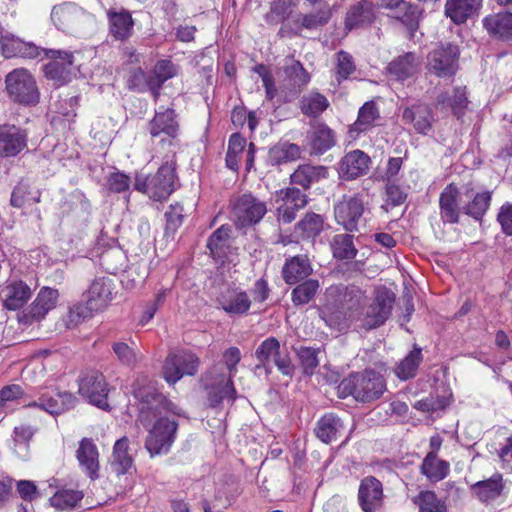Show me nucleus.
Segmentation results:
<instances>
[{
    "mask_svg": "<svg viewBox=\"0 0 512 512\" xmlns=\"http://www.w3.org/2000/svg\"><path fill=\"white\" fill-rule=\"evenodd\" d=\"M278 219L283 223H291L296 217V211L307 204V196L297 188H287L277 193Z\"/></svg>",
    "mask_w": 512,
    "mask_h": 512,
    "instance_id": "nucleus-16",
    "label": "nucleus"
},
{
    "mask_svg": "<svg viewBox=\"0 0 512 512\" xmlns=\"http://www.w3.org/2000/svg\"><path fill=\"white\" fill-rule=\"evenodd\" d=\"M344 426L342 420L330 413L324 415L315 427V434L323 443H331L338 439Z\"/></svg>",
    "mask_w": 512,
    "mask_h": 512,
    "instance_id": "nucleus-35",
    "label": "nucleus"
},
{
    "mask_svg": "<svg viewBox=\"0 0 512 512\" xmlns=\"http://www.w3.org/2000/svg\"><path fill=\"white\" fill-rule=\"evenodd\" d=\"M328 107V99L316 91L304 95L300 100L301 112L308 117H318Z\"/></svg>",
    "mask_w": 512,
    "mask_h": 512,
    "instance_id": "nucleus-40",
    "label": "nucleus"
},
{
    "mask_svg": "<svg viewBox=\"0 0 512 512\" xmlns=\"http://www.w3.org/2000/svg\"><path fill=\"white\" fill-rule=\"evenodd\" d=\"M386 390L383 376L375 371L366 370L352 373L344 378L337 387L338 396H352L359 402H371L381 397Z\"/></svg>",
    "mask_w": 512,
    "mask_h": 512,
    "instance_id": "nucleus-2",
    "label": "nucleus"
},
{
    "mask_svg": "<svg viewBox=\"0 0 512 512\" xmlns=\"http://www.w3.org/2000/svg\"><path fill=\"white\" fill-rule=\"evenodd\" d=\"M34 432L28 425H19L14 429L15 453L22 459L28 457V442Z\"/></svg>",
    "mask_w": 512,
    "mask_h": 512,
    "instance_id": "nucleus-52",
    "label": "nucleus"
},
{
    "mask_svg": "<svg viewBox=\"0 0 512 512\" xmlns=\"http://www.w3.org/2000/svg\"><path fill=\"white\" fill-rule=\"evenodd\" d=\"M503 489V476L500 473H495L489 479L479 481L472 486L474 494L482 502L495 500L502 494Z\"/></svg>",
    "mask_w": 512,
    "mask_h": 512,
    "instance_id": "nucleus-34",
    "label": "nucleus"
},
{
    "mask_svg": "<svg viewBox=\"0 0 512 512\" xmlns=\"http://www.w3.org/2000/svg\"><path fill=\"white\" fill-rule=\"evenodd\" d=\"M364 210L365 201L362 195H345L334 207L335 220L347 231H357L363 222Z\"/></svg>",
    "mask_w": 512,
    "mask_h": 512,
    "instance_id": "nucleus-8",
    "label": "nucleus"
},
{
    "mask_svg": "<svg viewBox=\"0 0 512 512\" xmlns=\"http://www.w3.org/2000/svg\"><path fill=\"white\" fill-rule=\"evenodd\" d=\"M358 502L363 512H378L384 502L382 483L372 476L362 479L358 489Z\"/></svg>",
    "mask_w": 512,
    "mask_h": 512,
    "instance_id": "nucleus-18",
    "label": "nucleus"
},
{
    "mask_svg": "<svg viewBox=\"0 0 512 512\" xmlns=\"http://www.w3.org/2000/svg\"><path fill=\"white\" fill-rule=\"evenodd\" d=\"M27 134L15 126L0 127V156L11 157L26 147Z\"/></svg>",
    "mask_w": 512,
    "mask_h": 512,
    "instance_id": "nucleus-23",
    "label": "nucleus"
},
{
    "mask_svg": "<svg viewBox=\"0 0 512 512\" xmlns=\"http://www.w3.org/2000/svg\"><path fill=\"white\" fill-rule=\"evenodd\" d=\"M379 110L374 101L365 102L359 109L356 121L349 127V134L357 138L361 133L371 130L379 119Z\"/></svg>",
    "mask_w": 512,
    "mask_h": 512,
    "instance_id": "nucleus-30",
    "label": "nucleus"
},
{
    "mask_svg": "<svg viewBox=\"0 0 512 512\" xmlns=\"http://www.w3.org/2000/svg\"><path fill=\"white\" fill-rule=\"evenodd\" d=\"M58 297L59 293L56 289H52L50 287H43L37 294L36 299L39 302H41V304L49 312L50 310L55 308Z\"/></svg>",
    "mask_w": 512,
    "mask_h": 512,
    "instance_id": "nucleus-62",
    "label": "nucleus"
},
{
    "mask_svg": "<svg viewBox=\"0 0 512 512\" xmlns=\"http://www.w3.org/2000/svg\"><path fill=\"white\" fill-rule=\"evenodd\" d=\"M296 353L299 358L303 373L306 375H313L315 369L319 365V360L317 358L319 350L309 347H300Z\"/></svg>",
    "mask_w": 512,
    "mask_h": 512,
    "instance_id": "nucleus-54",
    "label": "nucleus"
},
{
    "mask_svg": "<svg viewBox=\"0 0 512 512\" xmlns=\"http://www.w3.org/2000/svg\"><path fill=\"white\" fill-rule=\"evenodd\" d=\"M118 360L127 366H134L140 360L136 351L124 342H115L112 346Z\"/></svg>",
    "mask_w": 512,
    "mask_h": 512,
    "instance_id": "nucleus-57",
    "label": "nucleus"
},
{
    "mask_svg": "<svg viewBox=\"0 0 512 512\" xmlns=\"http://www.w3.org/2000/svg\"><path fill=\"white\" fill-rule=\"evenodd\" d=\"M83 492L71 488L57 489L49 498V504L57 511H70L83 499Z\"/></svg>",
    "mask_w": 512,
    "mask_h": 512,
    "instance_id": "nucleus-36",
    "label": "nucleus"
},
{
    "mask_svg": "<svg viewBox=\"0 0 512 512\" xmlns=\"http://www.w3.org/2000/svg\"><path fill=\"white\" fill-rule=\"evenodd\" d=\"M116 294V284L109 276L94 278L86 292V304L90 311H100L108 306Z\"/></svg>",
    "mask_w": 512,
    "mask_h": 512,
    "instance_id": "nucleus-14",
    "label": "nucleus"
},
{
    "mask_svg": "<svg viewBox=\"0 0 512 512\" xmlns=\"http://www.w3.org/2000/svg\"><path fill=\"white\" fill-rule=\"evenodd\" d=\"M332 251L334 257L338 259H352L357 253L353 244L352 236L348 234H338L334 236L332 241Z\"/></svg>",
    "mask_w": 512,
    "mask_h": 512,
    "instance_id": "nucleus-49",
    "label": "nucleus"
},
{
    "mask_svg": "<svg viewBox=\"0 0 512 512\" xmlns=\"http://www.w3.org/2000/svg\"><path fill=\"white\" fill-rule=\"evenodd\" d=\"M427 68L431 74L445 77L448 73V53L444 47L432 50L427 57Z\"/></svg>",
    "mask_w": 512,
    "mask_h": 512,
    "instance_id": "nucleus-46",
    "label": "nucleus"
},
{
    "mask_svg": "<svg viewBox=\"0 0 512 512\" xmlns=\"http://www.w3.org/2000/svg\"><path fill=\"white\" fill-rule=\"evenodd\" d=\"M327 169L323 166L300 165L291 175V182L308 189L312 183L327 178Z\"/></svg>",
    "mask_w": 512,
    "mask_h": 512,
    "instance_id": "nucleus-37",
    "label": "nucleus"
},
{
    "mask_svg": "<svg viewBox=\"0 0 512 512\" xmlns=\"http://www.w3.org/2000/svg\"><path fill=\"white\" fill-rule=\"evenodd\" d=\"M218 304L228 314L243 315L250 309L252 300L239 288H226L217 298Z\"/></svg>",
    "mask_w": 512,
    "mask_h": 512,
    "instance_id": "nucleus-22",
    "label": "nucleus"
},
{
    "mask_svg": "<svg viewBox=\"0 0 512 512\" xmlns=\"http://www.w3.org/2000/svg\"><path fill=\"white\" fill-rule=\"evenodd\" d=\"M230 232V227L222 225L209 237L207 242L211 256L221 263L230 260L232 254Z\"/></svg>",
    "mask_w": 512,
    "mask_h": 512,
    "instance_id": "nucleus-28",
    "label": "nucleus"
},
{
    "mask_svg": "<svg viewBox=\"0 0 512 512\" xmlns=\"http://www.w3.org/2000/svg\"><path fill=\"white\" fill-rule=\"evenodd\" d=\"M109 30L117 40H126L132 35L134 21L131 14L124 10H109Z\"/></svg>",
    "mask_w": 512,
    "mask_h": 512,
    "instance_id": "nucleus-31",
    "label": "nucleus"
},
{
    "mask_svg": "<svg viewBox=\"0 0 512 512\" xmlns=\"http://www.w3.org/2000/svg\"><path fill=\"white\" fill-rule=\"evenodd\" d=\"M77 402L76 397L70 392H55L43 394L38 401L28 404L36 406L50 414H61L73 408Z\"/></svg>",
    "mask_w": 512,
    "mask_h": 512,
    "instance_id": "nucleus-24",
    "label": "nucleus"
},
{
    "mask_svg": "<svg viewBox=\"0 0 512 512\" xmlns=\"http://www.w3.org/2000/svg\"><path fill=\"white\" fill-rule=\"evenodd\" d=\"M331 15V8L327 5L316 13L304 15L301 19V25L306 29H317L327 24Z\"/></svg>",
    "mask_w": 512,
    "mask_h": 512,
    "instance_id": "nucleus-55",
    "label": "nucleus"
},
{
    "mask_svg": "<svg viewBox=\"0 0 512 512\" xmlns=\"http://www.w3.org/2000/svg\"><path fill=\"white\" fill-rule=\"evenodd\" d=\"M149 133L152 138H159L160 142L171 144V139L178 135V123L175 120L174 111L166 109L156 112L149 123Z\"/></svg>",
    "mask_w": 512,
    "mask_h": 512,
    "instance_id": "nucleus-20",
    "label": "nucleus"
},
{
    "mask_svg": "<svg viewBox=\"0 0 512 512\" xmlns=\"http://www.w3.org/2000/svg\"><path fill=\"white\" fill-rule=\"evenodd\" d=\"M394 302L392 291L385 288L377 290L373 301L366 308L363 325L368 329L382 325L391 315Z\"/></svg>",
    "mask_w": 512,
    "mask_h": 512,
    "instance_id": "nucleus-12",
    "label": "nucleus"
},
{
    "mask_svg": "<svg viewBox=\"0 0 512 512\" xmlns=\"http://www.w3.org/2000/svg\"><path fill=\"white\" fill-rule=\"evenodd\" d=\"M421 361V349L414 348L395 368L396 376L401 380L414 377Z\"/></svg>",
    "mask_w": 512,
    "mask_h": 512,
    "instance_id": "nucleus-44",
    "label": "nucleus"
},
{
    "mask_svg": "<svg viewBox=\"0 0 512 512\" xmlns=\"http://www.w3.org/2000/svg\"><path fill=\"white\" fill-rule=\"evenodd\" d=\"M482 0H450V20L456 24L464 23L480 9Z\"/></svg>",
    "mask_w": 512,
    "mask_h": 512,
    "instance_id": "nucleus-39",
    "label": "nucleus"
},
{
    "mask_svg": "<svg viewBox=\"0 0 512 512\" xmlns=\"http://www.w3.org/2000/svg\"><path fill=\"white\" fill-rule=\"evenodd\" d=\"M283 72L295 88L301 89L310 82V75L299 61L288 59L283 67Z\"/></svg>",
    "mask_w": 512,
    "mask_h": 512,
    "instance_id": "nucleus-43",
    "label": "nucleus"
},
{
    "mask_svg": "<svg viewBox=\"0 0 512 512\" xmlns=\"http://www.w3.org/2000/svg\"><path fill=\"white\" fill-rule=\"evenodd\" d=\"M320 285L315 279H309L298 286L292 291V301L295 305H304L309 303L316 295Z\"/></svg>",
    "mask_w": 512,
    "mask_h": 512,
    "instance_id": "nucleus-50",
    "label": "nucleus"
},
{
    "mask_svg": "<svg viewBox=\"0 0 512 512\" xmlns=\"http://www.w3.org/2000/svg\"><path fill=\"white\" fill-rule=\"evenodd\" d=\"M76 458L81 469L92 479L99 477V452L95 443L88 438H83L76 451Z\"/></svg>",
    "mask_w": 512,
    "mask_h": 512,
    "instance_id": "nucleus-25",
    "label": "nucleus"
},
{
    "mask_svg": "<svg viewBox=\"0 0 512 512\" xmlns=\"http://www.w3.org/2000/svg\"><path fill=\"white\" fill-rule=\"evenodd\" d=\"M373 19L372 6L368 2H360L353 6L347 13L345 26L352 30L361 25L370 23Z\"/></svg>",
    "mask_w": 512,
    "mask_h": 512,
    "instance_id": "nucleus-42",
    "label": "nucleus"
},
{
    "mask_svg": "<svg viewBox=\"0 0 512 512\" xmlns=\"http://www.w3.org/2000/svg\"><path fill=\"white\" fill-rule=\"evenodd\" d=\"M456 194V188L450 184V223L458 221L454 208L463 209L466 214L471 215L475 219H480L490 205L491 193L489 191L476 194L473 200L464 206H461L463 201Z\"/></svg>",
    "mask_w": 512,
    "mask_h": 512,
    "instance_id": "nucleus-17",
    "label": "nucleus"
},
{
    "mask_svg": "<svg viewBox=\"0 0 512 512\" xmlns=\"http://www.w3.org/2000/svg\"><path fill=\"white\" fill-rule=\"evenodd\" d=\"M110 465L117 475L128 473L133 467V457L129 453V440L123 437L116 441L110 459Z\"/></svg>",
    "mask_w": 512,
    "mask_h": 512,
    "instance_id": "nucleus-32",
    "label": "nucleus"
},
{
    "mask_svg": "<svg viewBox=\"0 0 512 512\" xmlns=\"http://www.w3.org/2000/svg\"><path fill=\"white\" fill-rule=\"evenodd\" d=\"M467 107L468 99L465 87H456L452 98H450V108L452 109L453 114L457 119H460L464 116Z\"/></svg>",
    "mask_w": 512,
    "mask_h": 512,
    "instance_id": "nucleus-58",
    "label": "nucleus"
},
{
    "mask_svg": "<svg viewBox=\"0 0 512 512\" xmlns=\"http://www.w3.org/2000/svg\"><path fill=\"white\" fill-rule=\"evenodd\" d=\"M402 117L406 122H414L415 129L420 133H426L430 129L431 122L429 114L425 109L417 108L414 110L406 108Z\"/></svg>",
    "mask_w": 512,
    "mask_h": 512,
    "instance_id": "nucleus-53",
    "label": "nucleus"
},
{
    "mask_svg": "<svg viewBox=\"0 0 512 512\" xmlns=\"http://www.w3.org/2000/svg\"><path fill=\"white\" fill-rule=\"evenodd\" d=\"M413 502L419 507V512H446L445 502L432 491H421Z\"/></svg>",
    "mask_w": 512,
    "mask_h": 512,
    "instance_id": "nucleus-47",
    "label": "nucleus"
},
{
    "mask_svg": "<svg viewBox=\"0 0 512 512\" xmlns=\"http://www.w3.org/2000/svg\"><path fill=\"white\" fill-rule=\"evenodd\" d=\"M421 472L429 481L438 482L446 476L447 464L440 460L434 451H430L422 462Z\"/></svg>",
    "mask_w": 512,
    "mask_h": 512,
    "instance_id": "nucleus-41",
    "label": "nucleus"
},
{
    "mask_svg": "<svg viewBox=\"0 0 512 512\" xmlns=\"http://www.w3.org/2000/svg\"><path fill=\"white\" fill-rule=\"evenodd\" d=\"M339 309L326 306L322 310L323 320L331 327L342 330L348 326L349 321L354 319L356 311L363 300V293L356 287H346L341 291Z\"/></svg>",
    "mask_w": 512,
    "mask_h": 512,
    "instance_id": "nucleus-6",
    "label": "nucleus"
},
{
    "mask_svg": "<svg viewBox=\"0 0 512 512\" xmlns=\"http://www.w3.org/2000/svg\"><path fill=\"white\" fill-rule=\"evenodd\" d=\"M497 219L506 235H512V204L505 203L500 208Z\"/></svg>",
    "mask_w": 512,
    "mask_h": 512,
    "instance_id": "nucleus-63",
    "label": "nucleus"
},
{
    "mask_svg": "<svg viewBox=\"0 0 512 512\" xmlns=\"http://www.w3.org/2000/svg\"><path fill=\"white\" fill-rule=\"evenodd\" d=\"M312 266L307 256L297 255L286 260L282 276L287 284H296L312 273Z\"/></svg>",
    "mask_w": 512,
    "mask_h": 512,
    "instance_id": "nucleus-29",
    "label": "nucleus"
},
{
    "mask_svg": "<svg viewBox=\"0 0 512 512\" xmlns=\"http://www.w3.org/2000/svg\"><path fill=\"white\" fill-rule=\"evenodd\" d=\"M48 311L37 299L33 301L27 313L24 314L23 319L26 323L42 320Z\"/></svg>",
    "mask_w": 512,
    "mask_h": 512,
    "instance_id": "nucleus-64",
    "label": "nucleus"
},
{
    "mask_svg": "<svg viewBox=\"0 0 512 512\" xmlns=\"http://www.w3.org/2000/svg\"><path fill=\"white\" fill-rule=\"evenodd\" d=\"M16 490L19 496L25 500L32 502L38 498L39 492L36 484L30 480H20L16 482Z\"/></svg>",
    "mask_w": 512,
    "mask_h": 512,
    "instance_id": "nucleus-60",
    "label": "nucleus"
},
{
    "mask_svg": "<svg viewBox=\"0 0 512 512\" xmlns=\"http://www.w3.org/2000/svg\"><path fill=\"white\" fill-rule=\"evenodd\" d=\"M78 386L79 394L89 403L101 409L108 408V384L100 372L91 370L82 373L78 379Z\"/></svg>",
    "mask_w": 512,
    "mask_h": 512,
    "instance_id": "nucleus-11",
    "label": "nucleus"
},
{
    "mask_svg": "<svg viewBox=\"0 0 512 512\" xmlns=\"http://www.w3.org/2000/svg\"><path fill=\"white\" fill-rule=\"evenodd\" d=\"M414 408L422 412L437 413L439 415L440 412L444 413L445 401L427 398L417 401L414 404Z\"/></svg>",
    "mask_w": 512,
    "mask_h": 512,
    "instance_id": "nucleus-61",
    "label": "nucleus"
},
{
    "mask_svg": "<svg viewBox=\"0 0 512 512\" xmlns=\"http://www.w3.org/2000/svg\"><path fill=\"white\" fill-rule=\"evenodd\" d=\"M323 218L316 213H307L297 224L296 232L304 238L317 236L323 229Z\"/></svg>",
    "mask_w": 512,
    "mask_h": 512,
    "instance_id": "nucleus-48",
    "label": "nucleus"
},
{
    "mask_svg": "<svg viewBox=\"0 0 512 512\" xmlns=\"http://www.w3.org/2000/svg\"><path fill=\"white\" fill-rule=\"evenodd\" d=\"M55 26L69 34H81L94 23V16L74 3L55 6L51 12Z\"/></svg>",
    "mask_w": 512,
    "mask_h": 512,
    "instance_id": "nucleus-5",
    "label": "nucleus"
},
{
    "mask_svg": "<svg viewBox=\"0 0 512 512\" xmlns=\"http://www.w3.org/2000/svg\"><path fill=\"white\" fill-rule=\"evenodd\" d=\"M174 179V168L165 163L153 175L137 174L134 188L148 195L149 198L160 201L166 199L173 192Z\"/></svg>",
    "mask_w": 512,
    "mask_h": 512,
    "instance_id": "nucleus-4",
    "label": "nucleus"
},
{
    "mask_svg": "<svg viewBox=\"0 0 512 512\" xmlns=\"http://www.w3.org/2000/svg\"><path fill=\"white\" fill-rule=\"evenodd\" d=\"M33 290L22 280L8 281L0 290V300L7 310L22 308L31 299Z\"/></svg>",
    "mask_w": 512,
    "mask_h": 512,
    "instance_id": "nucleus-19",
    "label": "nucleus"
},
{
    "mask_svg": "<svg viewBox=\"0 0 512 512\" xmlns=\"http://www.w3.org/2000/svg\"><path fill=\"white\" fill-rule=\"evenodd\" d=\"M255 357L267 371L273 363L283 375H293L294 366L291 359L287 353L281 352L280 342L275 337L265 339L256 349Z\"/></svg>",
    "mask_w": 512,
    "mask_h": 512,
    "instance_id": "nucleus-10",
    "label": "nucleus"
},
{
    "mask_svg": "<svg viewBox=\"0 0 512 512\" xmlns=\"http://www.w3.org/2000/svg\"><path fill=\"white\" fill-rule=\"evenodd\" d=\"M176 73L177 70L171 61L161 60L154 67V77L151 79L150 84H155L159 88L165 81L174 77Z\"/></svg>",
    "mask_w": 512,
    "mask_h": 512,
    "instance_id": "nucleus-56",
    "label": "nucleus"
},
{
    "mask_svg": "<svg viewBox=\"0 0 512 512\" xmlns=\"http://www.w3.org/2000/svg\"><path fill=\"white\" fill-rule=\"evenodd\" d=\"M240 359V350L237 347H230L223 354V360L229 374L218 373L216 368L207 374L206 386L210 389L211 405H217L224 399L234 400L236 398V390L233 386L232 377L236 372V367Z\"/></svg>",
    "mask_w": 512,
    "mask_h": 512,
    "instance_id": "nucleus-3",
    "label": "nucleus"
},
{
    "mask_svg": "<svg viewBox=\"0 0 512 512\" xmlns=\"http://www.w3.org/2000/svg\"><path fill=\"white\" fill-rule=\"evenodd\" d=\"M483 25L490 35L512 41V13H497L483 19Z\"/></svg>",
    "mask_w": 512,
    "mask_h": 512,
    "instance_id": "nucleus-33",
    "label": "nucleus"
},
{
    "mask_svg": "<svg viewBox=\"0 0 512 512\" xmlns=\"http://www.w3.org/2000/svg\"><path fill=\"white\" fill-rule=\"evenodd\" d=\"M266 212V204L251 194L242 195L233 206V217L239 227L258 223Z\"/></svg>",
    "mask_w": 512,
    "mask_h": 512,
    "instance_id": "nucleus-13",
    "label": "nucleus"
},
{
    "mask_svg": "<svg viewBox=\"0 0 512 512\" xmlns=\"http://www.w3.org/2000/svg\"><path fill=\"white\" fill-rule=\"evenodd\" d=\"M380 4L390 10V17L401 21L410 30L418 25L420 12L404 0H379Z\"/></svg>",
    "mask_w": 512,
    "mask_h": 512,
    "instance_id": "nucleus-26",
    "label": "nucleus"
},
{
    "mask_svg": "<svg viewBox=\"0 0 512 512\" xmlns=\"http://www.w3.org/2000/svg\"><path fill=\"white\" fill-rule=\"evenodd\" d=\"M133 396L138 409L137 420L143 426L155 422L149 430L145 448L151 457L168 453L177 431V423L168 414L180 415V409L145 378L134 383Z\"/></svg>",
    "mask_w": 512,
    "mask_h": 512,
    "instance_id": "nucleus-1",
    "label": "nucleus"
},
{
    "mask_svg": "<svg viewBox=\"0 0 512 512\" xmlns=\"http://www.w3.org/2000/svg\"><path fill=\"white\" fill-rule=\"evenodd\" d=\"M9 97L19 104L35 105L40 93L33 75L24 68L14 69L5 78Z\"/></svg>",
    "mask_w": 512,
    "mask_h": 512,
    "instance_id": "nucleus-7",
    "label": "nucleus"
},
{
    "mask_svg": "<svg viewBox=\"0 0 512 512\" xmlns=\"http://www.w3.org/2000/svg\"><path fill=\"white\" fill-rule=\"evenodd\" d=\"M370 158L361 150H353L344 155L338 167L339 177L343 180H353L369 169Z\"/></svg>",
    "mask_w": 512,
    "mask_h": 512,
    "instance_id": "nucleus-21",
    "label": "nucleus"
},
{
    "mask_svg": "<svg viewBox=\"0 0 512 512\" xmlns=\"http://www.w3.org/2000/svg\"><path fill=\"white\" fill-rule=\"evenodd\" d=\"M421 63L422 59L420 56L408 52L394 59L387 67V70L396 80L404 81L414 76L419 71Z\"/></svg>",
    "mask_w": 512,
    "mask_h": 512,
    "instance_id": "nucleus-27",
    "label": "nucleus"
},
{
    "mask_svg": "<svg viewBox=\"0 0 512 512\" xmlns=\"http://www.w3.org/2000/svg\"><path fill=\"white\" fill-rule=\"evenodd\" d=\"M45 55L51 59L44 67L45 76L63 85L70 80L74 56L71 52L63 50H45Z\"/></svg>",
    "mask_w": 512,
    "mask_h": 512,
    "instance_id": "nucleus-15",
    "label": "nucleus"
},
{
    "mask_svg": "<svg viewBox=\"0 0 512 512\" xmlns=\"http://www.w3.org/2000/svg\"><path fill=\"white\" fill-rule=\"evenodd\" d=\"M299 156V147L288 142L278 143L269 150V161L274 165L293 161Z\"/></svg>",
    "mask_w": 512,
    "mask_h": 512,
    "instance_id": "nucleus-45",
    "label": "nucleus"
},
{
    "mask_svg": "<svg viewBox=\"0 0 512 512\" xmlns=\"http://www.w3.org/2000/svg\"><path fill=\"white\" fill-rule=\"evenodd\" d=\"M199 366V359L188 351L170 353L163 364L162 376L168 384H175L184 375H194Z\"/></svg>",
    "mask_w": 512,
    "mask_h": 512,
    "instance_id": "nucleus-9",
    "label": "nucleus"
},
{
    "mask_svg": "<svg viewBox=\"0 0 512 512\" xmlns=\"http://www.w3.org/2000/svg\"><path fill=\"white\" fill-rule=\"evenodd\" d=\"M311 148L316 153H323L335 144L333 131L325 124L319 123L309 133Z\"/></svg>",
    "mask_w": 512,
    "mask_h": 512,
    "instance_id": "nucleus-38",
    "label": "nucleus"
},
{
    "mask_svg": "<svg viewBox=\"0 0 512 512\" xmlns=\"http://www.w3.org/2000/svg\"><path fill=\"white\" fill-rule=\"evenodd\" d=\"M355 71V64L350 54L340 51L337 55V74L341 79H347Z\"/></svg>",
    "mask_w": 512,
    "mask_h": 512,
    "instance_id": "nucleus-59",
    "label": "nucleus"
},
{
    "mask_svg": "<svg viewBox=\"0 0 512 512\" xmlns=\"http://www.w3.org/2000/svg\"><path fill=\"white\" fill-rule=\"evenodd\" d=\"M246 145V140L240 134L231 135L226 154V165L229 169L236 171L239 165V159Z\"/></svg>",
    "mask_w": 512,
    "mask_h": 512,
    "instance_id": "nucleus-51",
    "label": "nucleus"
}]
</instances>
